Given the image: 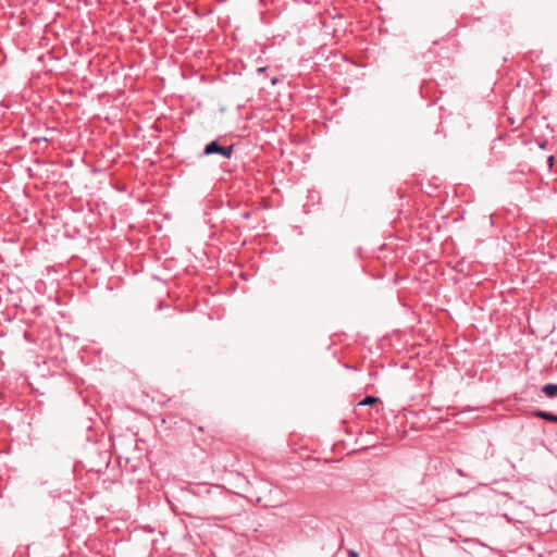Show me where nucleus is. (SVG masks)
I'll return each instance as SVG.
<instances>
[{
    "mask_svg": "<svg viewBox=\"0 0 557 557\" xmlns=\"http://www.w3.org/2000/svg\"><path fill=\"white\" fill-rule=\"evenodd\" d=\"M206 154L220 153L224 158L230 159L233 153V146L222 147L216 141H211L205 148Z\"/></svg>",
    "mask_w": 557,
    "mask_h": 557,
    "instance_id": "nucleus-1",
    "label": "nucleus"
},
{
    "mask_svg": "<svg viewBox=\"0 0 557 557\" xmlns=\"http://www.w3.org/2000/svg\"><path fill=\"white\" fill-rule=\"evenodd\" d=\"M542 391L547 397H555L557 396V384H546Z\"/></svg>",
    "mask_w": 557,
    "mask_h": 557,
    "instance_id": "nucleus-2",
    "label": "nucleus"
},
{
    "mask_svg": "<svg viewBox=\"0 0 557 557\" xmlns=\"http://www.w3.org/2000/svg\"><path fill=\"white\" fill-rule=\"evenodd\" d=\"M536 416L548 421L557 422V416L545 411H537Z\"/></svg>",
    "mask_w": 557,
    "mask_h": 557,
    "instance_id": "nucleus-3",
    "label": "nucleus"
},
{
    "mask_svg": "<svg viewBox=\"0 0 557 557\" xmlns=\"http://www.w3.org/2000/svg\"><path fill=\"white\" fill-rule=\"evenodd\" d=\"M377 398L374 396H367L362 401L359 403V406H370L377 403Z\"/></svg>",
    "mask_w": 557,
    "mask_h": 557,
    "instance_id": "nucleus-4",
    "label": "nucleus"
},
{
    "mask_svg": "<svg viewBox=\"0 0 557 557\" xmlns=\"http://www.w3.org/2000/svg\"><path fill=\"white\" fill-rule=\"evenodd\" d=\"M163 308H170V305L165 302L164 300H159L157 309L162 310Z\"/></svg>",
    "mask_w": 557,
    "mask_h": 557,
    "instance_id": "nucleus-5",
    "label": "nucleus"
},
{
    "mask_svg": "<svg viewBox=\"0 0 557 557\" xmlns=\"http://www.w3.org/2000/svg\"><path fill=\"white\" fill-rule=\"evenodd\" d=\"M553 163H554V157H549V158H548V164H549V166H553Z\"/></svg>",
    "mask_w": 557,
    "mask_h": 557,
    "instance_id": "nucleus-6",
    "label": "nucleus"
},
{
    "mask_svg": "<svg viewBox=\"0 0 557 557\" xmlns=\"http://www.w3.org/2000/svg\"><path fill=\"white\" fill-rule=\"evenodd\" d=\"M349 555H350L351 557H359L358 553H356V552H354V550H351V552L349 553Z\"/></svg>",
    "mask_w": 557,
    "mask_h": 557,
    "instance_id": "nucleus-7",
    "label": "nucleus"
}]
</instances>
